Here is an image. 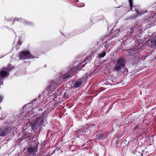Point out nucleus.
<instances>
[{"instance_id": "8", "label": "nucleus", "mask_w": 156, "mask_h": 156, "mask_svg": "<svg viewBox=\"0 0 156 156\" xmlns=\"http://www.w3.org/2000/svg\"><path fill=\"white\" fill-rule=\"evenodd\" d=\"M129 2L131 8V11H132L133 12H134V11H135L136 13V15L137 16H140L141 15L143 14L144 13L147 12V11H144L142 10L138 12V10L135 8V7L133 6L132 0H129Z\"/></svg>"}, {"instance_id": "20", "label": "nucleus", "mask_w": 156, "mask_h": 156, "mask_svg": "<svg viewBox=\"0 0 156 156\" xmlns=\"http://www.w3.org/2000/svg\"><path fill=\"white\" fill-rule=\"evenodd\" d=\"M84 6V3H81L80 4L77 5V6L79 7H83Z\"/></svg>"}, {"instance_id": "12", "label": "nucleus", "mask_w": 156, "mask_h": 156, "mask_svg": "<svg viewBox=\"0 0 156 156\" xmlns=\"http://www.w3.org/2000/svg\"><path fill=\"white\" fill-rule=\"evenodd\" d=\"M10 65H9L6 68H4L1 71L0 73V76L1 77H4L5 76H9V72H10V70L11 69L10 68Z\"/></svg>"}, {"instance_id": "6", "label": "nucleus", "mask_w": 156, "mask_h": 156, "mask_svg": "<svg viewBox=\"0 0 156 156\" xmlns=\"http://www.w3.org/2000/svg\"><path fill=\"white\" fill-rule=\"evenodd\" d=\"M125 61L124 59H118V73L120 74L123 73L125 71L124 67Z\"/></svg>"}, {"instance_id": "25", "label": "nucleus", "mask_w": 156, "mask_h": 156, "mask_svg": "<svg viewBox=\"0 0 156 156\" xmlns=\"http://www.w3.org/2000/svg\"><path fill=\"white\" fill-rule=\"evenodd\" d=\"M42 111V109H39V111Z\"/></svg>"}, {"instance_id": "1", "label": "nucleus", "mask_w": 156, "mask_h": 156, "mask_svg": "<svg viewBox=\"0 0 156 156\" xmlns=\"http://www.w3.org/2000/svg\"><path fill=\"white\" fill-rule=\"evenodd\" d=\"M37 100L36 98L32 100L30 103L27 104L24 106L23 108V110L21 112L24 115H27L30 118H34L31 124L32 130L34 131L38 129L39 127H41L42 126H45V122L46 121V119L48 116V112H44V113H42L40 114H36L35 113L34 115L32 114V112L30 111L31 109L33 110L34 109L33 107L31 108L30 105L35 102Z\"/></svg>"}, {"instance_id": "4", "label": "nucleus", "mask_w": 156, "mask_h": 156, "mask_svg": "<svg viewBox=\"0 0 156 156\" xmlns=\"http://www.w3.org/2000/svg\"><path fill=\"white\" fill-rule=\"evenodd\" d=\"M104 38V39H102V40H105L106 44L105 45V48L104 49V50L103 51V52L100 53L98 55V57L101 58L104 57L106 55V49L107 48L109 47V45L107 44V43L109 41L112 39L113 38V37L112 36V35H111L110 34H109L105 36Z\"/></svg>"}, {"instance_id": "14", "label": "nucleus", "mask_w": 156, "mask_h": 156, "mask_svg": "<svg viewBox=\"0 0 156 156\" xmlns=\"http://www.w3.org/2000/svg\"><path fill=\"white\" fill-rule=\"evenodd\" d=\"M8 132V128L5 127L2 128L0 130V137L6 136Z\"/></svg>"}, {"instance_id": "23", "label": "nucleus", "mask_w": 156, "mask_h": 156, "mask_svg": "<svg viewBox=\"0 0 156 156\" xmlns=\"http://www.w3.org/2000/svg\"><path fill=\"white\" fill-rule=\"evenodd\" d=\"M21 43L20 41L18 42L17 43V44L19 45H21Z\"/></svg>"}, {"instance_id": "28", "label": "nucleus", "mask_w": 156, "mask_h": 156, "mask_svg": "<svg viewBox=\"0 0 156 156\" xmlns=\"http://www.w3.org/2000/svg\"><path fill=\"white\" fill-rule=\"evenodd\" d=\"M90 20H93V19H92V18H90ZM91 21H92V20H91Z\"/></svg>"}, {"instance_id": "15", "label": "nucleus", "mask_w": 156, "mask_h": 156, "mask_svg": "<svg viewBox=\"0 0 156 156\" xmlns=\"http://www.w3.org/2000/svg\"><path fill=\"white\" fill-rule=\"evenodd\" d=\"M96 136L97 138L99 140L105 139V135L103 132L98 133L96 135Z\"/></svg>"}, {"instance_id": "5", "label": "nucleus", "mask_w": 156, "mask_h": 156, "mask_svg": "<svg viewBox=\"0 0 156 156\" xmlns=\"http://www.w3.org/2000/svg\"><path fill=\"white\" fill-rule=\"evenodd\" d=\"M90 76V74L88 73L86 74V77H83L80 78L77 80H76L73 82V87L75 88H77L79 87L82 83L86 80L87 78Z\"/></svg>"}, {"instance_id": "16", "label": "nucleus", "mask_w": 156, "mask_h": 156, "mask_svg": "<svg viewBox=\"0 0 156 156\" xmlns=\"http://www.w3.org/2000/svg\"><path fill=\"white\" fill-rule=\"evenodd\" d=\"M15 21H19L20 22H24V23L28 25H30L32 24V23H31V22L26 21L25 20L22 19V18L19 19L17 18H15L13 20V22H14Z\"/></svg>"}, {"instance_id": "18", "label": "nucleus", "mask_w": 156, "mask_h": 156, "mask_svg": "<svg viewBox=\"0 0 156 156\" xmlns=\"http://www.w3.org/2000/svg\"><path fill=\"white\" fill-rule=\"evenodd\" d=\"M112 60L111 63L114 66V70L115 71H117V61H114L113 59H112Z\"/></svg>"}, {"instance_id": "9", "label": "nucleus", "mask_w": 156, "mask_h": 156, "mask_svg": "<svg viewBox=\"0 0 156 156\" xmlns=\"http://www.w3.org/2000/svg\"><path fill=\"white\" fill-rule=\"evenodd\" d=\"M57 93H55V94H54V96L55 98L57 99L58 98L60 99V96H61V93H62V96L63 98H65V99H66L68 98L70 95V94H69V92H67L65 90L63 91L62 92H59V91H57Z\"/></svg>"}, {"instance_id": "17", "label": "nucleus", "mask_w": 156, "mask_h": 156, "mask_svg": "<svg viewBox=\"0 0 156 156\" xmlns=\"http://www.w3.org/2000/svg\"><path fill=\"white\" fill-rule=\"evenodd\" d=\"M108 30L111 33H113L115 32L117 30V29L116 25H114L113 27V25L110 26L108 28Z\"/></svg>"}, {"instance_id": "24", "label": "nucleus", "mask_w": 156, "mask_h": 156, "mask_svg": "<svg viewBox=\"0 0 156 156\" xmlns=\"http://www.w3.org/2000/svg\"><path fill=\"white\" fill-rule=\"evenodd\" d=\"M3 81H2L1 82L0 81V84L1 85H2L3 84Z\"/></svg>"}, {"instance_id": "11", "label": "nucleus", "mask_w": 156, "mask_h": 156, "mask_svg": "<svg viewBox=\"0 0 156 156\" xmlns=\"http://www.w3.org/2000/svg\"><path fill=\"white\" fill-rule=\"evenodd\" d=\"M94 126L95 125H90L89 127H86L85 128H86V130L88 129L87 131H86L85 129L83 128L82 129L79 130L78 133H79V134L81 135H84L86 133L87 134H89L90 133L91 129H93Z\"/></svg>"}, {"instance_id": "7", "label": "nucleus", "mask_w": 156, "mask_h": 156, "mask_svg": "<svg viewBox=\"0 0 156 156\" xmlns=\"http://www.w3.org/2000/svg\"><path fill=\"white\" fill-rule=\"evenodd\" d=\"M56 87L54 85L53 83H52L51 82L50 85L48 87H47L44 91L43 92V95L44 96V97H46L49 94L54 90Z\"/></svg>"}, {"instance_id": "30", "label": "nucleus", "mask_w": 156, "mask_h": 156, "mask_svg": "<svg viewBox=\"0 0 156 156\" xmlns=\"http://www.w3.org/2000/svg\"><path fill=\"white\" fill-rule=\"evenodd\" d=\"M114 139H113V140H112V142H113V141H114Z\"/></svg>"}, {"instance_id": "26", "label": "nucleus", "mask_w": 156, "mask_h": 156, "mask_svg": "<svg viewBox=\"0 0 156 156\" xmlns=\"http://www.w3.org/2000/svg\"><path fill=\"white\" fill-rule=\"evenodd\" d=\"M76 2H79V0H76Z\"/></svg>"}, {"instance_id": "22", "label": "nucleus", "mask_w": 156, "mask_h": 156, "mask_svg": "<svg viewBox=\"0 0 156 156\" xmlns=\"http://www.w3.org/2000/svg\"><path fill=\"white\" fill-rule=\"evenodd\" d=\"M90 126H90H85L84 127V128H83V129H85V131H87V130H88V129H87V130H86V128H86V127H89V126Z\"/></svg>"}, {"instance_id": "32", "label": "nucleus", "mask_w": 156, "mask_h": 156, "mask_svg": "<svg viewBox=\"0 0 156 156\" xmlns=\"http://www.w3.org/2000/svg\"><path fill=\"white\" fill-rule=\"evenodd\" d=\"M55 99V98H54V99Z\"/></svg>"}, {"instance_id": "31", "label": "nucleus", "mask_w": 156, "mask_h": 156, "mask_svg": "<svg viewBox=\"0 0 156 156\" xmlns=\"http://www.w3.org/2000/svg\"><path fill=\"white\" fill-rule=\"evenodd\" d=\"M2 119H0V120H2Z\"/></svg>"}, {"instance_id": "21", "label": "nucleus", "mask_w": 156, "mask_h": 156, "mask_svg": "<svg viewBox=\"0 0 156 156\" xmlns=\"http://www.w3.org/2000/svg\"><path fill=\"white\" fill-rule=\"evenodd\" d=\"M2 96L0 95V103L2 101Z\"/></svg>"}, {"instance_id": "13", "label": "nucleus", "mask_w": 156, "mask_h": 156, "mask_svg": "<svg viewBox=\"0 0 156 156\" xmlns=\"http://www.w3.org/2000/svg\"><path fill=\"white\" fill-rule=\"evenodd\" d=\"M38 149V143L34 146H30L27 148L28 152L30 155L35 154L37 151Z\"/></svg>"}, {"instance_id": "27", "label": "nucleus", "mask_w": 156, "mask_h": 156, "mask_svg": "<svg viewBox=\"0 0 156 156\" xmlns=\"http://www.w3.org/2000/svg\"><path fill=\"white\" fill-rule=\"evenodd\" d=\"M130 32H131V33L132 32V29H131L130 30Z\"/></svg>"}, {"instance_id": "2", "label": "nucleus", "mask_w": 156, "mask_h": 156, "mask_svg": "<svg viewBox=\"0 0 156 156\" xmlns=\"http://www.w3.org/2000/svg\"><path fill=\"white\" fill-rule=\"evenodd\" d=\"M70 78L69 76L67 74L65 71L64 74H62L61 76L54 80L51 83H53L54 85L57 87L62 82L63 80L66 81Z\"/></svg>"}, {"instance_id": "29", "label": "nucleus", "mask_w": 156, "mask_h": 156, "mask_svg": "<svg viewBox=\"0 0 156 156\" xmlns=\"http://www.w3.org/2000/svg\"><path fill=\"white\" fill-rule=\"evenodd\" d=\"M115 36H114V37H116V35H115Z\"/></svg>"}, {"instance_id": "3", "label": "nucleus", "mask_w": 156, "mask_h": 156, "mask_svg": "<svg viewBox=\"0 0 156 156\" xmlns=\"http://www.w3.org/2000/svg\"><path fill=\"white\" fill-rule=\"evenodd\" d=\"M82 63H80L76 67H69L66 69L67 74L69 76V77H72L74 75V72L77 73L78 71L80 70L84 66Z\"/></svg>"}, {"instance_id": "10", "label": "nucleus", "mask_w": 156, "mask_h": 156, "mask_svg": "<svg viewBox=\"0 0 156 156\" xmlns=\"http://www.w3.org/2000/svg\"><path fill=\"white\" fill-rule=\"evenodd\" d=\"M34 56L31 55L28 51L22 52L19 55L20 59H25L27 58H33Z\"/></svg>"}, {"instance_id": "19", "label": "nucleus", "mask_w": 156, "mask_h": 156, "mask_svg": "<svg viewBox=\"0 0 156 156\" xmlns=\"http://www.w3.org/2000/svg\"><path fill=\"white\" fill-rule=\"evenodd\" d=\"M151 42L152 45H154L156 46V35L151 41Z\"/></svg>"}]
</instances>
